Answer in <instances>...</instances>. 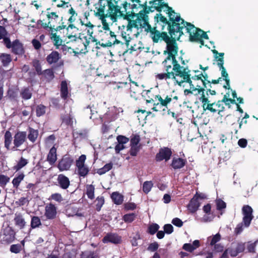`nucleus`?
Wrapping results in <instances>:
<instances>
[{
  "label": "nucleus",
  "instance_id": "nucleus-61",
  "mask_svg": "<svg viewBox=\"0 0 258 258\" xmlns=\"http://www.w3.org/2000/svg\"><path fill=\"white\" fill-rule=\"evenodd\" d=\"M140 141V137L139 136H135L131 140V146H137Z\"/></svg>",
  "mask_w": 258,
  "mask_h": 258
},
{
  "label": "nucleus",
  "instance_id": "nucleus-21",
  "mask_svg": "<svg viewBox=\"0 0 258 258\" xmlns=\"http://www.w3.org/2000/svg\"><path fill=\"white\" fill-rule=\"evenodd\" d=\"M157 28V26L154 27L153 28L151 27L150 30L148 32L151 33V37L154 42H158L160 38L164 40V37L163 36V34H167L165 32L160 33L159 31L156 30Z\"/></svg>",
  "mask_w": 258,
  "mask_h": 258
},
{
  "label": "nucleus",
  "instance_id": "nucleus-63",
  "mask_svg": "<svg viewBox=\"0 0 258 258\" xmlns=\"http://www.w3.org/2000/svg\"><path fill=\"white\" fill-rule=\"evenodd\" d=\"M55 140V137L54 135H50L46 139V144L49 146L52 145Z\"/></svg>",
  "mask_w": 258,
  "mask_h": 258
},
{
  "label": "nucleus",
  "instance_id": "nucleus-41",
  "mask_svg": "<svg viewBox=\"0 0 258 258\" xmlns=\"http://www.w3.org/2000/svg\"><path fill=\"white\" fill-rule=\"evenodd\" d=\"M28 163L27 160L23 157L21 158L17 165L15 166V169L18 171L25 166Z\"/></svg>",
  "mask_w": 258,
  "mask_h": 258
},
{
  "label": "nucleus",
  "instance_id": "nucleus-35",
  "mask_svg": "<svg viewBox=\"0 0 258 258\" xmlns=\"http://www.w3.org/2000/svg\"><path fill=\"white\" fill-rule=\"evenodd\" d=\"M156 98L159 101L160 105L163 106H166L172 100L171 97L168 96H167L164 99L159 95L156 96Z\"/></svg>",
  "mask_w": 258,
  "mask_h": 258
},
{
  "label": "nucleus",
  "instance_id": "nucleus-40",
  "mask_svg": "<svg viewBox=\"0 0 258 258\" xmlns=\"http://www.w3.org/2000/svg\"><path fill=\"white\" fill-rule=\"evenodd\" d=\"M41 225V221L38 217L34 216L32 217L31 222V225L32 228L38 227Z\"/></svg>",
  "mask_w": 258,
  "mask_h": 258
},
{
  "label": "nucleus",
  "instance_id": "nucleus-42",
  "mask_svg": "<svg viewBox=\"0 0 258 258\" xmlns=\"http://www.w3.org/2000/svg\"><path fill=\"white\" fill-rule=\"evenodd\" d=\"M46 107L43 105H39L36 107V114L37 116L44 115L45 113Z\"/></svg>",
  "mask_w": 258,
  "mask_h": 258
},
{
  "label": "nucleus",
  "instance_id": "nucleus-48",
  "mask_svg": "<svg viewBox=\"0 0 258 258\" xmlns=\"http://www.w3.org/2000/svg\"><path fill=\"white\" fill-rule=\"evenodd\" d=\"M33 66L35 68L37 74H41V67L39 61L37 60H34L33 61Z\"/></svg>",
  "mask_w": 258,
  "mask_h": 258
},
{
  "label": "nucleus",
  "instance_id": "nucleus-3",
  "mask_svg": "<svg viewBox=\"0 0 258 258\" xmlns=\"http://www.w3.org/2000/svg\"><path fill=\"white\" fill-rule=\"evenodd\" d=\"M164 6L168 8V14L170 21L168 26L169 27V32L171 36L172 37L173 35H175V33L179 34V36H180L183 34L182 30L186 22L181 19L180 16L175 13L166 4H165Z\"/></svg>",
  "mask_w": 258,
  "mask_h": 258
},
{
  "label": "nucleus",
  "instance_id": "nucleus-52",
  "mask_svg": "<svg viewBox=\"0 0 258 258\" xmlns=\"http://www.w3.org/2000/svg\"><path fill=\"white\" fill-rule=\"evenodd\" d=\"M78 169L79 174L82 176H85L88 172V169L85 165L80 167Z\"/></svg>",
  "mask_w": 258,
  "mask_h": 258
},
{
  "label": "nucleus",
  "instance_id": "nucleus-51",
  "mask_svg": "<svg viewBox=\"0 0 258 258\" xmlns=\"http://www.w3.org/2000/svg\"><path fill=\"white\" fill-rule=\"evenodd\" d=\"M159 228V226L158 224H153L149 226V231L150 234H154L157 231Z\"/></svg>",
  "mask_w": 258,
  "mask_h": 258
},
{
  "label": "nucleus",
  "instance_id": "nucleus-55",
  "mask_svg": "<svg viewBox=\"0 0 258 258\" xmlns=\"http://www.w3.org/2000/svg\"><path fill=\"white\" fill-rule=\"evenodd\" d=\"M21 246L20 244H13L11 246L10 250L14 253H18L21 251Z\"/></svg>",
  "mask_w": 258,
  "mask_h": 258
},
{
  "label": "nucleus",
  "instance_id": "nucleus-38",
  "mask_svg": "<svg viewBox=\"0 0 258 258\" xmlns=\"http://www.w3.org/2000/svg\"><path fill=\"white\" fill-rule=\"evenodd\" d=\"M153 186V183L151 181H145L143 185V191L147 194L148 193L151 189L152 187Z\"/></svg>",
  "mask_w": 258,
  "mask_h": 258
},
{
  "label": "nucleus",
  "instance_id": "nucleus-5",
  "mask_svg": "<svg viewBox=\"0 0 258 258\" xmlns=\"http://www.w3.org/2000/svg\"><path fill=\"white\" fill-rule=\"evenodd\" d=\"M189 34V40L191 41L200 42L203 44V39H208V35L203 30L196 28L189 23H186L183 29Z\"/></svg>",
  "mask_w": 258,
  "mask_h": 258
},
{
  "label": "nucleus",
  "instance_id": "nucleus-25",
  "mask_svg": "<svg viewBox=\"0 0 258 258\" xmlns=\"http://www.w3.org/2000/svg\"><path fill=\"white\" fill-rule=\"evenodd\" d=\"M16 225L20 229H22L25 225V221L22 216L20 214H16L14 218Z\"/></svg>",
  "mask_w": 258,
  "mask_h": 258
},
{
  "label": "nucleus",
  "instance_id": "nucleus-45",
  "mask_svg": "<svg viewBox=\"0 0 258 258\" xmlns=\"http://www.w3.org/2000/svg\"><path fill=\"white\" fill-rule=\"evenodd\" d=\"M21 95L23 98L29 99L31 97L32 93L29 89H24L21 92Z\"/></svg>",
  "mask_w": 258,
  "mask_h": 258
},
{
  "label": "nucleus",
  "instance_id": "nucleus-54",
  "mask_svg": "<svg viewBox=\"0 0 258 258\" xmlns=\"http://www.w3.org/2000/svg\"><path fill=\"white\" fill-rule=\"evenodd\" d=\"M62 119L63 122H65L67 124H71L73 122V117L70 114H67L62 117Z\"/></svg>",
  "mask_w": 258,
  "mask_h": 258
},
{
  "label": "nucleus",
  "instance_id": "nucleus-58",
  "mask_svg": "<svg viewBox=\"0 0 258 258\" xmlns=\"http://www.w3.org/2000/svg\"><path fill=\"white\" fill-rule=\"evenodd\" d=\"M28 203V200L26 198L22 197L18 200V201L16 202V204L19 206H23Z\"/></svg>",
  "mask_w": 258,
  "mask_h": 258
},
{
  "label": "nucleus",
  "instance_id": "nucleus-14",
  "mask_svg": "<svg viewBox=\"0 0 258 258\" xmlns=\"http://www.w3.org/2000/svg\"><path fill=\"white\" fill-rule=\"evenodd\" d=\"M224 53H219L220 57L217 60V65L219 67L220 70L221 71V75L224 78V80L226 82V84L229 87L230 86V80L228 78V74L227 73L226 69L223 66L224 64Z\"/></svg>",
  "mask_w": 258,
  "mask_h": 258
},
{
  "label": "nucleus",
  "instance_id": "nucleus-36",
  "mask_svg": "<svg viewBox=\"0 0 258 258\" xmlns=\"http://www.w3.org/2000/svg\"><path fill=\"white\" fill-rule=\"evenodd\" d=\"M242 213L243 217H253L252 214V209L248 205L243 206L242 208Z\"/></svg>",
  "mask_w": 258,
  "mask_h": 258
},
{
  "label": "nucleus",
  "instance_id": "nucleus-32",
  "mask_svg": "<svg viewBox=\"0 0 258 258\" xmlns=\"http://www.w3.org/2000/svg\"><path fill=\"white\" fill-rule=\"evenodd\" d=\"M12 140V134L10 132L7 131L5 135V146L9 149Z\"/></svg>",
  "mask_w": 258,
  "mask_h": 258
},
{
  "label": "nucleus",
  "instance_id": "nucleus-20",
  "mask_svg": "<svg viewBox=\"0 0 258 258\" xmlns=\"http://www.w3.org/2000/svg\"><path fill=\"white\" fill-rule=\"evenodd\" d=\"M15 239V234L13 230L10 228H6L4 231L3 241L7 243L13 242Z\"/></svg>",
  "mask_w": 258,
  "mask_h": 258
},
{
  "label": "nucleus",
  "instance_id": "nucleus-53",
  "mask_svg": "<svg viewBox=\"0 0 258 258\" xmlns=\"http://www.w3.org/2000/svg\"><path fill=\"white\" fill-rule=\"evenodd\" d=\"M49 199L53 200L58 202H61L63 201V198L61 195L58 193L52 194Z\"/></svg>",
  "mask_w": 258,
  "mask_h": 258
},
{
  "label": "nucleus",
  "instance_id": "nucleus-29",
  "mask_svg": "<svg viewBox=\"0 0 258 258\" xmlns=\"http://www.w3.org/2000/svg\"><path fill=\"white\" fill-rule=\"evenodd\" d=\"M185 164L184 160L181 158L173 159L172 166L174 169H178L182 167Z\"/></svg>",
  "mask_w": 258,
  "mask_h": 258
},
{
  "label": "nucleus",
  "instance_id": "nucleus-47",
  "mask_svg": "<svg viewBox=\"0 0 258 258\" xmlns=\"http://www.w3.org/2000/svg\"><path fill=\"white\" fill-rule=\"evenodd\" d=\"M86 159V156L84 155H82L79 157V159L76 162V165L78 168L85 165L84 162Z\"/></svg>",
  "mask_w": 258,
  "mask_h": 258
},
{
  "label": "nucleus",
  "instance_id": "nucleus-49",
  "mask_svg": "<svg viewBox=\"0 0 258 258\" xmlns=\"http://www.w3.org/2000/svg\"><path fill=\"white\" fill-rule=\"evenodd\" d=\"M213 219V216L210 214H206L203 218L200 219L202 222H211Z\"/></svg>",
  "mask_w": 258,
  "mask_h": 258
},
{
  "label": "nucleus",
  "instance_id": "nucleus-31",
  "mask_svg": "<svg viewBox=\"0 0 258 258\" xmlns=\"http://www.w3.org/2000/svg\"><path fill=\"white\" fill-rule=\"evenodd\" d=\"M60 91L61 97L66 99L68 95V85L66 81H64L61 82Z\"/></svg>",
  "mask_w": 258,
  "mask_h": 258
},
{
  "label": "nucleus",
  "instance_id": "nucleus-19",
  "mask_svg": "<svg viewBox=\"0 0 258 258\" xmlns=\"http://www.w3.org/2000/svg\"><path fill=\"white\" fill-rule=\"evenodd\" d=\"M171 155V150L169 148H165L161 149L160 150L159 153L157 154L156 158L157 161H158L163 160L164 159H165V161H167L170 159Z\"/></svg>",
  "mask_w": 258,
  "mask_h": 258
},
{
  "label": "nucleus",
  "instance_id": "nucleus-18",
  "mask_svg": "<svg viewBox=\"0 0 258 258\" xmlns=\"http://www.w3.org/2000/svg\"><path fill=\"white\" fill-rule=\"evenodd\" d=\"M200 196H201L200 195L196 194L188 205V209L191 213L196 212L200 206L201 203L199 201Z\"/></svg>",
  "mask_w": 258,
  "mask_h": 258
},
{
  "label": "nucleus",
  "instance_id": "nucleus-8",
  "mask_svg": "<svg viewBox=\"0 0 258 258\" xmlns=\"http://www.w3.org/2000/svg\"><path fill=\"white\" fill-rule=\"evenodd\" d=\"M4 44L8 48H11L12 51L16 54L23 53L22 44L18 40H16L12 43L9 38H5Z\"/></svg>",
  "mask_w": 258,
  "mask_h": 258
},
{
  "label": "nucleus",
  "instance_id": "nucleus-12",
  "mask_svg": "<svg viewBox=\"0 0 258 258\" xmlns=\"http://www.w3.org/2000/svg\"><path fill=\"white\" fill-rule=\"evenodd\" d=\"M73 162V160L69 156L65 155L59 161L57 167L60 171L69 170Z\"/></svg>",
  "mask_w": 258,
  "mask_h": 258
},
{
  "label": "nucleus",
  "instance_id": "nucleus-16",
  "mask_svg": "<svg viewBox=\"0 0 258 258\" xmlns=\"http://www.w3.org/2000/svg\"><path fill=\"white\" fill-rule=\"evenodd\" d=\"M56 208L55 206L50 203L47 204L45 207L44 216L47 219H53L56 215Z\"/></svg>",
  "mask_w": 258,
  "mask_h": 258
},
{
  "label": "nucleus",
  "instance_id": "nucleus-6",
  "mask_svg": "<svg viewBox=\"0 0 258 258\" xmlns=\"http://www.w3.org/2000/svg\"><path fill=\"white\" fill-rule=\"evenodd\" d=\"M46 16L48 22L43 23L42 21L40 22L42 26L44 28L48 29L49 31H53L56 26L62 21V17H59L56 12L47 11Z\"/></svg>",
  "mask_w": 258,
  "mask_h": 258
},
{
  "label": "nucleus",
  "instance_id": "nucleus-39",
  "mask_svg": "<svg viewBox=\"0 0 258 258\" xmlns=\"http://www.w3.org/2000/svg\"><path fill=\"white\" fill-rule=\"evenodd\" d=\"M221 238V236L219 233L216 234L213 237H209L208 238V241L210 242V244L213 245L215 244L217 242L219 241Z\"/></svg>",
  "mask_w": 258,
  "mask_h": 258
},
{
  "label": "nucleus",
  "instance_id": "nucleus-46",
  "mask_svg": "<svg viewBox=\"0 0 258 258\" xmlns=\"http://www.w3.org/2000/svg\"><path fill=\"white\" fill-rule=\"evenodd\" d=\"M155 21H156L157 23H159V22H162L164 24H166L167 23V19L165 17L163 16L161 14H157L154 17Z\"/></svg>",
  "mask_w": 258,
  "mask_h": 258
},
{
  "label": "nucleus",
  "instance_id": "nucleus-57",
  "mask_svg": "<svg viewBox=\"0 0 258 258\" xmlns=\"http://www.w3.org/2000/svg\"><path fill=\"white\" fill-rule=\"evenodd\" d=\"M190 79L194 84H198L200 85V84L198 82H196L197 81H200L201 83H202V77L200 76V74L191 77Z\"/></svg>",
  "mask_w": 258,
  "mask_h": 258
},
{
  "label": "nucleus",
  "instance_id": "nucleus-62",
  "mask_svg": "<svg viewBox=\"0 0 258 258\" xmlns=\"http://www.w3.org/2000/svg\"><path fill=\"white\" fill-rule=\"evenodd\" d=\"M32 43L33 47H34V48L35 49L38 50V49H40L41 47V44L39 40H38L37 39H33L32 41Z\"/></svg>",
  "mask_w": 258,
  "mask_h": 258
},
{
  "label": "nucleus",
  "instance_id": "nucleus-4",
  "mask_svg": "<svg viewBox=\"0 0 258 258\" xmlns=\"http://www.w3.org/2000/svg\"><path fill=\"white\" fill-rule=\"evenodd\" d=\"M164 41L166 43V49L164 51V54H168L167 57L165 60H170L173 63L174 60H177L175 58L176 55L178 52V46L175 40L176 38H179V34L175 33V35H173L172 37L173 39H171L167 34H163Z\"/></svg>",
  "mask_w": 258,
  "mask_h": 258
},
{
  "label": "nucleus",
  "instance_id": "nucleus-33",
  "mask_svg": "<svg viewBox=\"0 0 258 258\" xmlns=\"http://www.w3.org/2000/svg\"><path fill=\"white\" fill-rule=\"evenodd\" d=\"M24 176V174L22 173L19 174L18 176H16L12 181L14 186L18 188L20 182L23 180Z\"/></svg>",
  "mask_w": 258,
  "mask_h": 258
},
{
  "label": "nucleus",
  "instance_id": "nucleus-50",
  "mask_svg": "<svg viewBox=\"0 0 258 258\" xmlns=\"http://www.w3.org/2000/svg\"><path fill=\"white\" fill-rule=\"evenodd\" d=\"M228 251L231 256H235L239 253L234 244H232L231 247L228 249Z\"/></svg>",
  "mask_w": 258,
  "mask_h": 258
},
{
  "label": "nucleus",
  "instance_id": "nucleus-24",
  "mask_svg": "<svg viewBox=\"0 0 258 258\" xmlns=\"http://www.w3.org/2000/svg\"><path fill=\"white\" fill-rule=\"evenodd\" d=\"M50 32V38L53 42L54 45L56 46V48H58L59 46L62 45V40L60 38L59 36L57 35L55 33H54V31Z\"/></svg>",
  "mask_w": 258,
  "mask_h": 258
},
{
  "label": "nucleus",
  "instance_id": "nucleus-7",
  "mask_svg": "<svg viewBox=\"0 0 258 258\" xmlns=\"http://www.w3.org/2000/svg\"><path fill=\"white\" fill-rule=\"evenodd\" d=\"M112 2L110 0H93V3L95 4H97L101 7H104V6L106 5L108 7V9L107 10V15L110 17V20L112 22H115L117 21V18L116 15H115V10H114L115 8L113 7H110V2Z\"/></svg>",
  "mask_w": 258,
  "mask_h": 258
},
{
  "label": "nucleus",
  "instance_id": "nucleus-26",
  "mask_svg": "<svg viewBox=\"0 0 258 258\" xmlns=\"http://www.w3.org/2000/svg\"><path fill=\"white\" fill-rule=\"evenodd\" d=\"M111 199L117 205H120L123 201V197L117 192H114L112 194Z\"/></svg>",
  "mask_w": 258,
  "mask_h": 258
},
{
  "label": "nucleus",
  "instance_id": "nucleus-9",
  "mask_svg": "<svg viewBox=\"0 0 258 258\" xmlns=\"http://www.w3.org/2000/svg\"><path fill=\"white\" fill-rule=\"evenodd\" d=\"M165 71L166 73H160L156 75V79L159 80H167V79H172V76H173L171 73V68H172V62L170 60H164L162 62Z\"/></svg>",
  "mask_w": 258,
  "mask_h": 258
},
{
  "label": "nucleus",
  "instance_id": "nucleus-28",
  "mask_svg": "<svg viewBox=\"0 0 258 258\" xmlns=\"http://www.w3.org/2000/svg\"><path fill=\"white\" fill-rule=\"evenodd\" d=\"M0 59L4 66H7L12 61L10 54L2 53L0 55Z\"/></svg>",
  "mask_w": 258,
  "mask_h": 258
},
{
  "label": "nucleus",
  "instance_id": "nucleus-10",
  "mask_svg": "<svg viewBox=\"0 0 258 258\" xmlns=\"http://www.w3.org/2000/svg\"><path fill=\"white\" fill-rule=\"evenodd\" d=\"M27 134L24 132H18L14 137L13 144L14 146L12 150L16 151L19 150L20 148L26 141Z\"/></svg>",
  "mask_w": 258,
  "mask_h": 258
},
{
  "label": "nucleus",
  "instance_id": "nucleus-43",
  "mask_svg": "<svg viewBox=\"0 0 258 258\" xmlns=\"http://www.w3.org/2000/svg\"><path fill=\"white\" fill-rule=\"evenodd\" d=\"M95 202H96V210L98 211H99L104 204V198L102 197H98Z\"/></svg>",
  "mask_w": 258,
  "mask_h": 258
},
{
  "label": "nucleus",
  "instance_id": "nucleus-11",
  "mask_svg": "<svg viewBox=\"0 0 258 258\" xmlns=\"http://www.w3.org/2000/svg\"><path fill=\"white\" fill-rule=\"evenodd\" d=\"M195 86L198 89L196 88L195 90L193 91V92L195 91H198V93L201 95L200 100L203 104L202 106L204 110L207 105L211 102V101L209 99V93L208 91H206V93H205V89L201 88V85L197 84L195 85Z\"/></svg>",
  "mask_w": 258,
  "mask_h": 258
},
{
  "label": "nucleus",
  "instance_id": "nucleus-22",
  "mask_svg": "<svg viewBox=\"0 0 258 258\" xmlns=\"http://www.w3.org/2000/svg\"><path fill=\"white\" fill-rule=\"evenodd\" d=\"M57 181L60 187L63 189H67L70 185L69 179L63 174L58 176Z\"/></svg>",
  "mask_w": 258,
  "mask_h": 258
},
{
  "label": "nucleus",
  "instance_id": "nucleus-34",
  "mask_svg": "<svg viewBox=\"0 0 258 258\" xmlns=\"http://www.w3.org/2000/svg\"><path fill=\"white\" fill-rule=\"evenodd\" d=\"M95 187L92 184L86 186V194L88 198L93 199L94 198Z\"/></svg>",
  "mask_w": 258,
  "mask_h": 258
},
{
  "label": "nucleus",
  "instance_id": "nucleus-64",
  "mask_svg": "<svg viewBox=\"0 0 258 258\" xmlns=\"http://www.w3.org/2000/svg\"><path fill=\"white\" fill-rule=\"evenodd\" d=\"M158 244L157 242H155L151 243L149 245L148 249L151 251H154L158 249Z\"/></svg>",
  "mask_w": 258,
  "mask_h": 258
},
{
  "label": "nucleus",
  "instance_id": "nucleus-30",
  "mask_svg": "<svg viewBox=\"0 0 258 258\" xmlns=\"http://www.w3.org/2000/svg\"><path fill=\"white\" fill-rule=\"evenodd\" d=\"M38 136V132L37 130L30 128L29 130V134L28 138L32 142H34Z\"/></svg>",
  "mask_w": 258,
  "mask_h": 258
},
{
  "label": "nucleus",
  "instance_id": "nucleus-37",
  "mask_svg": "<svg viewBox=\"0 0 258 258\" xmlns=\"http://www.w3.org/2000/svg\"><path fill=\"white\" fill-rule=\"evenodd\" d=\"M112 165L113 164L112 163H107L105 164L102 168L98 169L97 173L100 175L103 174L106 172L111 170L112 168Z\"/></svg>",
  "mask_w": 258,
  "mask_h": 258
},
{
  "label": "nucleus",
  "instance_id": "nucleus-23",
  "mask_svg": "<svg viewBox=\"0 0 258 258\" xmlns=\"http://www.w3.org/2000/svg\"><path fill=\"white\" fill-rule=\"evenodd\" d=\"M47 160L50 164H54L57 160L56 149L52 147L47 155Z\"/></svg>",
  "mask_w": 258,
  "mask_h": 258
},
{
  "label": "nucleus",
  "instance_id": "nucleus-17",
  "mask_svg": "<svg viewBox=\"0 0 258 258\" xmlns=\"http://www.w3.org/2000/svg\"><path fill=\"white\" fill-rule=\"evenodd\" d=\"M121 238L120 236L115 233H108L102 239L103 243H106L111 242L113 244H118L120 243Z\"/></svg>",
  "mask_w": 258,
  "mask_h": 258
},
{
  "label": "nucleus",
  "instance_id": "nucleus-13",
  "mask_svg": "<svg viewBox=\"0 0 258 258\" xmlns=\"http://www.w3.org/2000/svg\"><path fill=\"white\" fill-rule=\"evenodd\" d=\"M103 8L104 7L98 9L95 13V16L101 20L103 29L105 30H109V23L107 22L106 19L107 18H109L110 19V17L107 16V13L106 14H104Z\"/></svg>",
  "mask_w": 258,
  "mask_h": 258
},
{
  "label": "nucleus",
  "instance_id": "nucleus-15",
  "mask_svg": "<svg viewBox=\"0 0 258 258\" xmlns=\"http://www.w3.org/2000/svg\"><path fill=\"white\" fill-rule=\"evenodd\" d=\"M224 107L222 101H218L217 103H210L207 105L204 110H208L212 112L215 113L218 112L220 114V112L224 110Z\"/></svg>",
  "mask_w": 258,
  "mask_h": 258
},
{
  "label": "nucleus",
  "instance_id": "nucleus-56",
  "mask_svg": "<svg viewBox=\"0 0 258 258\" xmlns=\"http://www.w3.org/2000/svg\"><path fill=\"white\" fill-rule=\"evenodd\" d=\"M117 140L118 143H119L123 145H124L129 141V139L128 138L123 136H118L117 137Z\"/></svg>",
  "mask_w": 258,
  "mask_h": 258
},
{
  "label": "nucleus",
  "instance_id": "nucleus-27",
  "mask_svg": "<svg viewBox=\"0 0 258 258\" xmlns=\"http://www.w3.org/2000/svg\"><path fill=\"white\" fill-rule=\"evenodd\" d=\"M59 58V57L58 53L56 51H53L47 56V60L48 63H52L57 61Z\"/></svg>",
  "mask_w": 258,
  "mask_h": 258
},
{
  "label": "nucleus",
  "instance_id": "nucleus-60",
  "mask_svg": "<svg viewBox=\"0 0 258 258\" xmlns=\"http://www.w3.org/2000/svg\"><path fill=\"white\" fill-rule=\"evenodd\" d=\"M234 245L236 247L237 251L238 253L242 252L245 249V246L244 243H234Z\"/></svg>",
  "mask_w": 258,
  "mask_h": 258
},
{
  "label": "nucleus",
  "instance_id": "nucleus-44",
  "mask_svg": "<svg viewBox=\"0 0 258 258\" xmlns=\"http://www.w3.org/2000/svg\"><path fill=\"white\" fill-rule=\"evenodd\" d=\"M135 217L136 215L134 213L126 214L123 216V219L125 222L131 223L135 220Z\"/></svg>",
  "mask_w": 258,
  "mask_h": 258
},
{
  "label": "nucleus",
  "instance_id": "nucleus-59",
  "mask_svg": "<svg viewBox=\"0 0 258 258\" xmlns=\"http://www.w3.org/2000/svg\"><path fill=\"white\" fill-rule=\"evenodd\" d=\"M10 178L7 176L1 175H0V184L2 185H5L9 181Z\"/></svg>",
  "mask_w": 258,
  "mask_h": 258
},
{
  "label": "nucleus",
  "instance_id": "nucleus-1",
  "mask_svg": "<svg viewBox=\"0 0 258 258\" xmlns=\"http://www.w3.org/2000/svg\"><path fill=\"white\" fill-rule=\"evenodd\" d=\"M172 66L173 68H171V73L173 76L172 77L173 83L180 86L184 83H188L190 86V89L185 90V92L193 93V91L196 88H198L196 87V84H194L190 79V71L188 67L181 66L177 60H174V62L172 64Z\"/></svg>",
  "mask_w": 258,
  "mask_h": 258
},
{
  "label": "nucleus",
  "instance_id": "nucleus-2",
  "mask_svg": "<svg viewBox=\"0 0 258 258\" xmlns=\"http://www.w3.org/2000/svg\"><path fill=\"white\" fill-rule=\"evenodd\" d=\"M148 13V11L143 10L138 14H134L132 16H127V30L135 28L137 29H144L145 31L148 32L151 28V25L149 22Z\"/></svg>",
  "mask_w": 258,
  "mask_h": 258
}]
</instances>
